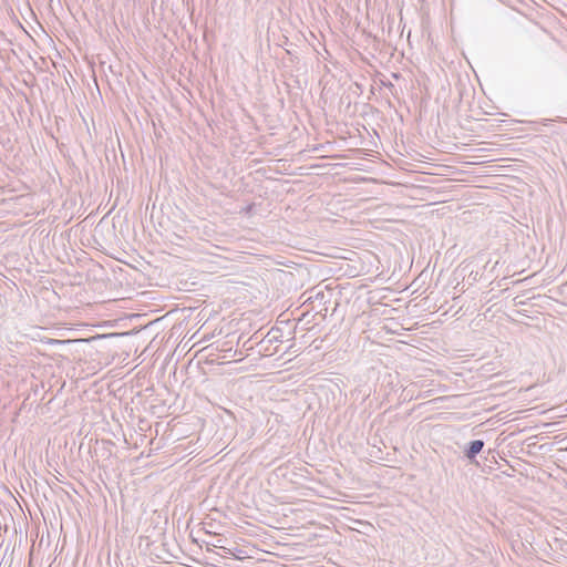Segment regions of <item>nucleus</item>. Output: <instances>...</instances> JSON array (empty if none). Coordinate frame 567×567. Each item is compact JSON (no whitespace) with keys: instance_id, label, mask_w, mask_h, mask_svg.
<instances>
[{"instance_id":"nucleus-1","label":"nucleus","mask_w":567,"mask_h":567,"mask_svg":"<svg viewBox=\"0 0 567 567\" xmlns=\"http://www.w3.org/2000/svg\"><path fill=\"white\" fill-rule=\"evenodd\" d=\"M484 446V442L481 441V440H475V441H472L471 444H470V447L466 452V456L468 458H473L476 456V454H478L482 449Z\"/></svg>"},{"instance_id":"nucleus-2","label":"nucleus","mask_w":567,"mask_h":567,"mask_svg":"<svg viewBox=\"0 0 567 567\" xmlns=\"http://www.w3.org/2000/svg\"><path fill=\"white\" fill-rule=\"evenodd\" d=\"M52 342H54V343H69V342H72V341L71 340H66V341L53 340Z\"/></svg>"}]
</instances>
